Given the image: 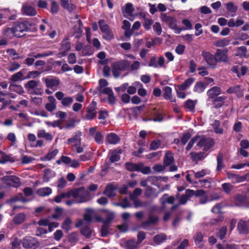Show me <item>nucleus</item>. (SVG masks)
<instances>
[{
	"mask_svg": "<svg viewBox=\"0 0 249 249\" xmlns=\"http://www.w3.org/2000/svg\"><path fill=\"white\" fill-rule=\"evenodd\" d=\"M130 64V61L127 60H121L113 63L111 65V70L114 77H119L122 71L128 70Z\"/></svg>",
	"mask_w": 249,
	"mask_h": 249,
	"instance_id": "f257e3e1",
	"label": "nucleus"
},
{
	"mask_svg": "<svg viewBox=\"0 0 249 249\" xmlns=\"http://www.w3.org/2000/svg\"><path fill=\"white\" fill-rule=\"evenodd\" d=\"M23 247L25 249H36L39 245L37 240L34 237L26 236L21 240Z\"/></svg>",
	"mask_w": 249,
	"mask_h": 249,
	"instance_id": "f03ea898",
	"label": "nucleus"
},
{
	"mask_svg": "<svg viewBox=\"0 0 249 249\" xmlns=\"http://www.w3.org/2000/svg\"><path fill=\"white\" fill-rule=\"evenodd\" d=\"M29 24V22L26 21L23 22H15L13 26L16 33V37H20L22 36L21 34L27 30Z\"/></svg>",
	"mask_w": 249,
	"mask_h": 249,
	"instance_id": "7ed1b4c3",
	"label": "nucleus"
},
{
	"mask_svg": "<svg viewBox=\"0 0 249 249\" xmlns=\"http://www.w3.org/2000/svg\"><path fill=\"white\" fill-rule=\"evenodd\" d=\"M72 196L74 197H78L80 199L77 201L78 203L85 202L90 199L89 191L82 188L78 189L73 194Z\"/></svg>",
	"mask_w": 249,
	"mask_h": 249,
	"instance_id": "20e7f679",
	"label": "nucleus"
},
{
	"mask_svg": "<svg viewBox=\"0 0 249 249\" xmlns=\"http://www.w3.org/2000/svg\"><path fill=\"white\" fill-rule=\"evenodd\" d=\"M39 84V81L30 80L25 84V88L31 94H40V89L37 88Z\"/></svg>",
	"mask_w": 249,
	"mask_h": 249,
	"instance_id": "39448f33",
	"label": "nucleus"
},
{
	"mask_svg": "<svg viewBox=\"0 0 249 249\" xmlns=\"http://www.w3.org/2000/svg\"><path fill=\"white\" fill-rule=\"evenodd\" d=\"M99 24L100 29L103 34V37L106 40H110L113 38V35L105 21L102 19L100 20Z\"/></svg>",
	"mask_w": 249,
	"mask_h": 249,
	"instance_id": "423d86ee",
	"label": "nucleus"
},
{
	"mask_svg": "<svg viewBox=\"0 0 249 249\" xmlns=\"http://www.w3.org/2000/svg\"><path fill=\"white\" fill-rule=\"evenodd\" d=\"M248 192L249 193V184L247 188ZM234 202L235 205L239 207H249V204L248 202L247 197L242 195L237 194L234 197Z\"/></svg>",
	"mask_w": 249,
	"mask_h": 249,
	"instance_id": "0eeeda50",
	"label": "nucleus"
},
{
	"mask_svg": "<svg viewBox=\"0 0 249 249\" xmlns=\"http://www.w3.org/2000/svg\"><path fill=\"white\" fill-rule=\"evenodd\" d=\"M2 180L8 185L14 187H18L20 184V179L14 176H6L2 178Z\"/></svg>",
	"mask_w": 249,
	"mask_h": 249,
	"instance_id": "6e6552de",
	"label": "nucleus"
},
{
	"mask_svg": "<svg viewBox=\"0 0 249 249\" xmlns=\"http://www.w3.org/2000/svg\"><path fill=\"white\" fill-rule=\"evenodd\" d=\"M202 55L208 65L212 67H214L216 65L215 57L211 53L206 51L202 52Z\"/></svg>",
	"mask_w": 249,
	"mask_h": 249,
	"instance_id": "1a4fd4ad",
	"label": "nucleus"
},
{
	"mask_svg": "<svg viewBox=\"0 0 249 249\" xmlns=\"http://www.w3.org/2000/svg\"><path fill=\"white\" fill-rule=\"evenodd\" d=\"M96 127H91L89 129V132L90 136L93 137L94 141L98 144L103 142V135L101 132L97 130Z\"/></svg>",
	"mask_w": 249,
	"mask_h": 249,
	"instance_id": "9d476101",
	"label": "nucleus"
},
{
	"mask_svg": "<svg viewBox=\"0 0 249 249\" xmlns=\"http://www.w3.org/2000/svg\"><path fill=\"white\" fill-rule=\"evenodd\" d=\"M22 14L28 16H35L36 15V9L28 3H24L21 8Z\"/></svg>",
	"mask_w": 249,
	"mask_h": 249,
	"instance_id": "9b49d317",
	"label": "nucleus"
},
{
	"mask_svg": "<svg viewBox=\"0 0 249 249\" xmlns=\"http://www.w3.org/2000/svg\"><path fill=\"white\" fill-rule=\"evenodd\" d=\"M96 103L95 102H92L88 107L87 114L85 117L87 120H92L96 116Z\"/></svg>",
	"mask_w": 249,
	"mask_h": 249,
	"instance_id": "f8f14e48",
	"label": "nucleus"
},
{
	"mask_svg": "<svg viewBox=\"0 0 249 249\" xmlns=\"http://www.w3.org/2000/svg\"><path fill=\"white\" fill-rule=\"evenodd\" d=\"M44 81L47 87L53 90L56 89L60 83L59 79L56 78L47 77L44 78Z\"/></svg>",
	"mask_w": 249,
	"mask_h": 249,
	"instance_id": "ddd939ff",
	"label": "nucleus"
},
{
	"mask_svg": "<svg viewBox=\"0 0 249 249\" xmlns=\"http://www.w3.org/2000/svg\"><path fill=\"white\" fill-rule=\"evenodd\" d=\"M160 194L157 190L151 186H147L146 190L144 192V196L149 198L155 199L157 198Z\"/></svg>",
	"mask_w": 249,
	"mask_h": 249,
	"instance_id": "4468645a",
	"label": "nucleus"
},
{
	"mask_svg": "<svg viewBox=\"0 0 249 249\" xmlns=\"http://www.w3.org/2000/svg\"><path fill=\"white\" fill-rule=\"evenodd\" d=\"M227 51L225 50H221L220 49H217L215 54V59L216 63L217 62H226L228 59V57L227 55Z\"/></svg>",
	"mask_w": 249,
	"mask_h": 249,
	"instance_id": "2eb2a0df",
	"label": "nucleus"
},
{
	"mask_svg": "<svg viewBox=\"0 0 249 249\" xmlns=\"http://www.w3.org/2000/svg\"><path fill=\"white\" fill-rule=\"evenodd\" d=\"M197 144L199 147H204L205 150L208 149L213 144V141L210 138H206L204 137H200Z\"/></svg>",
	"mask_w": 249,
	"mask_h": 249,
	"instance_id": "dca6fc26",
	"label": "nucleus"
},
{
	"mask_svg": "<svg viewBox=\"0 0 249 249\" xmlns=\"http://www.w3.org/2000/svg\"><path fill=\"white\" fill-rule=\"evenodd\" d=\"M2 35L4 37L11 39L14 37H16V33L13 26L12 27H6L2 30Z\"/></svg>",
	"mask_w": 249,
	"mask_h": 249,
	"instance_id": "f3484780",
	"label": "nucleus"
},
{
	"mask_svg": "<svg viewBox=\"0 0 249 249\" xmlns=\"http://www.w3.org/2000/svg\"><path fill=\"white\" fill-rule=\"evenodd\" d=\"M49 103L45 105V108L49 112L54 110L56 108V100L53 96H50L48 98Z\"/></svg>",
	"mask_w": 249,
	"mask_h": 249,
	"instance_id": "a211bd4d",
	"label": "nucleus"
},
{
	"mask_svg": "<svg viewBox=\"0 0 249 249\" xmlns=\"http://www.w3.org/2000/svg\"><path fill=\"white\" fill-rule=\"evenodd\" d=\"M227 176L233 183L241 182L246 180V177L244 176H240L231 173H227Z\"/></svg>",
	"mask_w": 249,
	"mask_h": 249,
	"instance_id": "6ab92c4d",
	"label": "nucleus"
},
{
	"mask_svg": "<svg viewBox=\"0 0 249 249\" xmlns=\"http://www.w3.org/2000/svg\"><path fill=\"white\" fill-rule=\"evenodd\" d=\"M174 162L173 154L170 151H167L163 159V164L166 167L171 165Z\"/></svg>",
	"mask_w": 249,
	"mask_h": 249,
	"instance_id": "aec40b11",
	"label": "nucleus"
},
{
	"mask_svg": "<svg viewBox=\"0 0 249 249\" xmlns=\"http://www.w3.org/2000/svg\"><path fill=\"white\" fill-rule=\"evenodd\" d=\"M120 140L119 137L113 133L108 134L106 137L107 142L111 144H116L119 142Z\"/></svg>",
	"mask_w": 249,
	"mask_h": 249,
	"instance_id": "412c9836",
	"label": "nucleus"
},
{
	"mask_svg": "<svg viewBox=\"0 0 249 249\" xmlns=\"http://www.w3.org/2000/svg\"><path fill=\"white\" fill-rule=\"evenodd\" d=\"M194 195V191L193 190L188 189L186 191L185 194L182 195L179 202L181 204H185L188 199L192 197Z\"/></svg>",
	"mask_w": 249,
	"mask_h": 249,
	"instance_id": "4be33fe9",
	"label": "nucleus"
},
{
	"mask_svg": "<svg viewBox=\"0 0 249 249\" xmlns=\"http://www.w3.org/2000/svg\"><path fill=\"white\" fill-rule=\"evenodd\" d=\"M25 72V69H22L18 72L14 74L11 77L10 80L13 82H17L18 81H22L25 80V76H24V72Z\"/></svg>",
	"mask_w": 249,
	"mask_h": 249,
	"instance_id": "5701e85b",
	"label": "nucleus"
},
{
	"mask_svg": "<svg viewBox=\"0 0 249 249\" xmlns=\"http://www.w3.org/2000/svg\"><path fill=\"white\" fill-rule=\"evenodd\" d=\"M37 136L39 138H44L49 142H51L53 138V136L51 133H47L43 129L38 130Z\"/></svg>",
	"mask_w": 249,
	"mask_h": 249,
	"instance_id": "b1692460",
	"label": "nucleus"
},
{
	"mask_svg": "<svg viewBox=\"0 0 249 249\" xmlns=\"http://www.w3.org/2000/svg\"><path fill=\"white\" fill-rule=\"evenodd\" d=\"M122 150L120 149L118 151L113 150L110 152L109 161L113 163L115 161H117L120 160V154L122 153Z\"/></svg>",
	"mask_w": 249,
	"mask_h": 249,
	"instance_id": "393cba45",
	"label": "nucleus"
},
{
	"mask_svg": "<svg viewBox=\"0 0 249 249\" xmlns=\"http://www.w3.org/2000/svg\"><path fill=\"white\" fill-rule=\"evenodd\" d=\"M167 24L169 25V27L174 31V32L176 34H180L183 30L182 29L178 27L177 25V20L173 17Z\"/></svg>",
	"mask_w": 249,
	"mask_h": 249,
	"instance_id": "a878e982",
	"label": "nucleus"
},
{
	"mask_svg": "<svg viewBox=\"0 0 249 249\" xmlns=\"http://www.w3.org/2000/svg\"><path fill=\"white\" fill-rule=\"evenodd\" d=\"M220 88L218 87H213L208 90L207 95L209 98H213L220 94Z\"/></svg>",
	"mask_w": 249,
	"mask_h": 249,
	"instance_id": "bb28decb",
	"label": "nucleus"
},
{
	"mask_svg": "<svg viewBox=\"0 0 249 249\" xmlns=\"http://www.w3.org/2000/svg\"><path fill=\"white\" fill-rule=\"evenodd\" d=\"M52 193V189L48 187L39 188L36 191V194L40 196H48L51 195Z\"/></svg>",
	"mask_w": 249,
	"mask_h": 249,
	"instance_id": "cd10ccee",
	"label": "nucleus"
},
{
	"mask_svg": "<svg viewBox=\"0 0 249 249\" xmlns=\"http://www.w3.org/2000/svg\"><path fill=\"white\" fill-rule=\"evenodd\" d=\"M194 81L195 79L193 78H188L183 84L178 85L176 88H178V89L185 90L194 83Z\"/></svg>",
	"mask_w": 249,
	"mask_h": 249,
	"instance_id": "c85d7f7f",
	"label": "nucleus"
},
{
	"mask_svg": "<svg viewBox=\"0 0 249 249\" xmlns=\"http://www.w3.org/2000/svg\"><path fill=\"white\" fill-rule=\"evenodd\" d=\"M115 189L112 184L107 185L104 194L109 197H113L115 196Z\"/></svg>",
	"mask_w": 249,
	"mask_h": 249,
	"instance_id": "c756f323",
	"label": "nucleus"
},
{
	"mask_svg": "<svg viewBox=\"0 0 249 249\" xmlns=\"http://www.w3.org/2000/svg\"><path fill=\"white\" fill-rule=\"evenodd\" d=\"M81 138L80 136L76 135L72 138H70L68 140L67 143L71 144H72V148H74L75 147L81 145Z\"/></svg>",
	"mask_w": 249,
	"mask_h": 249,
	"instance_id": "7c9ffc66",
	"label": "nucleus"
},
{
	"mask_svg": "<svg viewBox=\"0 0 249 249\" xmlns=\"http://www.w3.org/2000/svg\"><path fill=\"white\" fill-rule=\"evenodd\" d=\"M96 216V213L94 210L88 209L84 215V220L88 222H91L93 218Z\"/></svg>",
	"mask_w": 249,
	"mask_h": 249,
	"instance_id": "2f4dec72",
	"label": "nucleus"
},
{
	"mask_svg": "<svg viewBox=\"0 0 249 249\" xmlns=\"http://www.w3.org/2000/svg\"><path fill=\"white\" fill-rule=\"evenodd\" d=\"M230 40L228 38H220L214 42V45L217 47H224L228 46Z\"/></svg>",
	"mask_w": 249,
	"mask_h": 249,
	"instance_id": "473e14b6",
	"label": "nucleus"
},
{
	"mask_svg": "<svg viewBox=\"0 0 249 249\" xmlns=\"http://www.w3.org/2000/svg\"><path fill=\"white\" fill-rule=\"evenodd\" d=\"M163 91V97L165 99L169 100L171 101V102L175 101V99H174L172 97V90L170 87L166 86L164 87Z\"/></svg>",
	"mask_w": 249,
	"mask_h": 249,
	"instance_id": "72a5a7b5",
	"label": "nucleus"
},
{
	"mask_svg": "<svg viewBox=\"0 0 249 249\" xmlns=\"http://www.w3.org/2000/svg\"><path fill=\"white\" fill-rule=\"evenodd\" d=\"M226 8L229 12L233 13L231 17H234L238 10V6L235 5L232 2H229L225 4Z\"/></svg>",
	"mask_w": 249,
	"mask_h": 249,
	"instance_id": "f704fd0d",
	"label": "nucleus"
},
{
	"mask_svg": "<svg viewBox=\"0 0 249 249\" xmlns=\"http://www.w3.org/2000/svg\"><path fill=\"white\" fill-rule=\"evenodd\" d=\"M72 221L70 218L67 217L62 224L61 228L63 230L68 232L71 229Z\"/></svg>",
	"mask_w": 249,
	"mask_h": 249,
	"instance_id": "c9c22d12",
	"label": "nucleus"
},
{
	"mask_svg": "<svg viewBox=\"0 0 249 249\" xmlns=\"http://www.w3.org/2000/svg\"><path fill=\"white\" fill-rule=\"evenodd\" d=\"M58 153V150L57 149H53L50 151L45 157L41 158L42 160L48 161L53 159Z\"/></svg>",
	"mask_w": 249,
	"mask_h": 249,
	"instance_id": "e433bc0d",
	"label": "nucleus"
},
{
	"mask_svg": "<svg viewBox=\"0 0 249 249\" xmlns=\"http://www.w3.org/2000/svg\"><path fill=\"white\" fill-rule=\"evenodd\" d=\"M236 53L235 55L241 58L245 57L246 56L247 50L245 46H241L236 49Z\"/></svg>",
	"mask_w": 249,
	"mask_h": 249,
	"instance_id": "4c0bfd02",
	"label": "nucleus"
},
{
	"mask_svg": "<svg viewBox=\"0 0 249 249\" xmlns=\"http://www.w3.org/2000/svg\"><path fill=\"white\" fill-rule=\"evenodd\" d=\"M237 229L241 233H247L248 231L247 222L243 220H240L237 225Z\"/></svg>",
	"mask_w": 249,
	"mask_h": 249,
	"instance_id": "58836bf2",
	"label": "nucleus"
},
{
	"mask_svg": "<svg viewBox=\"0 0 249 249\" xmlns=\"http://www.w3.org/2000/svg\"><path fill=\"white\" fill-rule=\"evenodd\" d=\"M125 168L130 171H139L141 170V165L133 163L127 162L125 164Z\"/></svg>",
	"mask_w": 249,
	"mask_h": 249,
	"instance_id": "ea45409f",
	"label": "nucleus"
},
{
	"mask_svg": "<svg viewBox=\"0 0 249 249\" xmlns=\"http://www.w3.org/2000/svg\"><path fill=\"white\" fill-rule=\"evenodd\" d=\"M71 191H70V192H68L65 193H62L60 195L56 196L54 198L53 200L56 203H59L62 201V200L63 199L70 197L71 196Z\"/></svg>",
	"mask_w": 249,
	"mask_h": 249,
	"instance_id": "a19ab883",
	"label": "nucleus"
},
{
	"mask_svg": "<svg viewBox=\"0 0 249 249\" xmlns=\"http://www.w3.org/2000/svg\"><path fill=\"white\" fill-rule=\"evenodd\" d=\"M162 178L160 176L156 177V176H149L148 177V181L152 184L159 187L158 184V181L162 179ZM163 179L165 181L166 180V178H163Z\"/></svg>",
	"mask_w": 249,
	"mask_h": 249,
	"instance_id": "79ce46f5",
	"label": "nucleus"
},
{
	"mask_svg": "<svg viewBox=\"0 0 249 249\" xmlns=\"http://www.w3.org/2000/svg\"><path fill=\"white\" fill-rule=\"evenodd\" d=\"M26 218V215L23 213H19L13 218L14 222L16 224H20L23 223Z\"/></svg>",
	"mask_w": 249,
	"mask_h": 249,
	"instance_id": "37998d69",
	"label": "nucleus"
},
{
	"mask_svg": "<svg viewBox=\"0 0 249 249\" xmlns=\"http://www.w3.org/2000/svg\"><path fill=\"white\" fill-rule=\"evenodd\" d=\"M205 87L204 84L201 82H197L196 83L194 88V91L200 93L204 91Z\"/></svg>",
	"mask_w": 249,
	"mask_h": 249,
	"instance_id": "c03bdc74",
	"label": "nucleus"
},
{
	"mask_svg": "<svg viewBox=\"0 0 249 249\" xmlns=\"http://www.w3.org/2000/svg\"><path fill=\"white\" fill-rule=\"evenodd\" d=\"M9 89L11 91H15L19 94H22L24 92L23 88L19 85L11 84L9 86Z\"/></svg>",
	"mask_w": 249,
	"mask_h": 249,
	"instance_id": "a18cd8bd",
	"label": "nucleus"
},
{
	"mask_svg": "<svg viewBox=\"0 0 249 249\" xmlns=\"http://www.w3.org/2000/svg\"><path fill=\"white\" fill-rule=\"evenodd\" d=\"M218 249H237L236 245L234 244H228L224 242L223 244H217Z\"/></svg>",
	"mask_w": 249,
	"mask_h": 249,
	"instance_id": "49530a36",
	"label": "nucleus"
},
{
	"mask_svg": "<svg viewBox=\"0 0 249 249\" xmlns=\"http://www.w3.org/2000/svg\"><path fill=\"white\" fill-rule=\"evenodd\" d=\"M227 92L229 93H235L238 96H242L240 88L238 86L230 88L227 90Z\"/></svg>",
	"mask_w": 249,
	"mask_h": 249,
	"instance_id": "de8ad7c7",
	"label": "nucleus"
},
{
	"mask_svg": "<svg viewBox=\"0 0 249 249\" xmlns=\"http://www.w3.org/2000/svg\"><path fill=\"white\" fill-rule=\"evenodd\" d=\"M17 201H20L23 203H25L28 201V200L25 198L22 195V194H19L17 196L12 198L10 200V202H15Z\"/></svg>",
	"mask_w": 249,
	"mask_h": 249,
	"instance_id": "09e8293b",
	"label": "nucleus"
},
{
	"mask_svg": "<svg viewBox=\"0 0 249 249\" xmlns=\"http://www.w3.org/2000/svg\"><path fill=\"white\" fill-rule=\"evenodd\" d=\"M109 224L107 222H104L103 225L101 230V236H107L109 233Z\"/></svg>",
	"mask_w": 249,
	"mask_h": 249,
	"instance_id": "8fccbe9b",
	"label": "nucleus"
},
{
	"mask_svg": "<svg viewBox=\"0 0 249 249\" xmlns=\"http://www.w3.org/2000/svg\"><path fill=\"white\" fill-rule=\"evenodd\" d=\"M7 53L12 57L13 60L18 59L21 58V56H19L16 50L13 49H8L6 51Z\"/></svg>",
	"mask_w": 249,
	"mask_h": 249,
	"instance_id": "3c124183",
	"label": "nucleus"
},
{
	"mask_svg": "<svg viewBox=\"0 0 249 249\" xmlns=\"http://www.w3.org/2000/svg\"><path fill=\"white\" fill-rule=\"evenodd\" d=\"M73 101L71 97H65L61 101V104L65 107H70Z\"/></svg>",
	"mask_w": 249,
	"mask_h": 249,
	"instance_id": "603ef678",
	"label": "nucleus"
},
{
	"mask_svg": "<svg viewBox=\"0 0 249 249\" xmlns=\"http://www.w3.org/2000/svg\"><path fill=\"white\" fill-rule=\"evenodd\" d=\"M203 235L200 232L196 233L194 237V240L196 244L198 246L199 248H201L202 245L200 243L203 240Z\"/></svg>",
	"mask_w": 249,
	"mask_h": 249,
	"instance_id": "864d4df0",
	"label": "nucleus"
},
{
	"mask_svg": "<svg viewBox=\"0 0 249 249\" xmlns=\"http://www.w3.org/2000/svg\"><path fill=\"white\" fill-rule=\"evenodd\" d=\"M223 156L222 153H219L217 157V170H221L224 167L223 163Z\"/></svg>",
	"mask_w": 249,
	"mask_h": 249,
	"instance_id": "5fc2aeb1",
	"label": "nucleus"
},
{
	"mask_svg": "<svg viewBox=\"0 0 249 249\" xmlns=\"http://www.w3.org/2000/svg\"><path fill=\"white\" fill-rule=\"evenodd\" d=\"M142 192V190L141 188H137L133 192L130 194V198L131 200H134L138 196H140Z\"/></svg>",
	"mask_w": 249,
	"mask_h": 249,
	"instance_id": "6e6d98bb",
	"label": "nucleus"
},
{
	"mask_svg": "<svg viewBox=\"0 0 249 249\" xmlns=\"http://www.w3.org/2000/svg\"><path fill=\"white\" fill-rule=\"evenodd\" d=\"M165 239L166 235L162 233L156 235L154 237V242L158 244L162 243Z\"/></svg>",
	"mask_w": 249,
	"mask_h": 249,
	"instance_id": "4d7b16f0",
	"label": "nucleus"
},
{
	"mask_svg": "<svg viewBox=\"0 0 249 249\" xmlns=\"http://www.w3.org/2000/svg\"><path fill=\"white\" fill-rule=\"evenodd\" d=\"M158 218L156 216H154L152 215H150L149 216L148 220L146 222H143L142 224V227L145 228L147 225L149 224H154L157 222Z\"/></svg>",
	"mask_w": 249,
	"mask_h": 249,
	"instance_id": "13d9d810",
	"label": "nucleus"
},
{
	"mask_svg": "<svg viewBox=\"0 0 249 249\" xmlns=\"http://www.w3.org/2000/svg\"><path fill=\"white\" fill-rule=\"evenodd\" d=\"M153 23V21L151 18H147L143 19V26L146 30H149L151 29V26Z\"/></svg>",
	"mask_w": 249,
	"mask_h": 249,
	"instance_id": "bf43d9fd",
	"label": "nucleus"
},
{
	"mask_svg": "<svg viewBox=\"0 0 249 249\" xmlns=\"http://www.w3.org/2000/svg\"><path fill=\"white\" fill-rule=\"evenodd\" d=\"M139 245L135 240H130L126 242V246L127 249H134Z\"/></svg>",
	"mask_w": 249,
	"mask_h": 249,
	"instance_id": "052dcab7",
	"label": "nucleus"
},
{
	"mask_svg": "<svg viewBox=\"0 0 249 249\" xmlns=\"http://www.w3.org/2000/svg\"><path fill=\"white\" fill-rule=\"evenodd\" d=\"M153 29L154 32L157 35L160 36L161 35V34L162 33V28H161L160 24L159 22H155L153 26Z\"/></svg>",
	"mask_w": 249,
	"mask_h": 249,
	"instance_id": "680f3d73",
	"label": "nucleus"
},
{
	"mask_svg": "<svg viewBox=\"0 0 249 249\" xmlns=\"http://www.w3.org/2000/svg\"><path fill=\"white\" fill-rule=\"evenodd\" d=\"M81 232L86 238H89L91 234V230L89 227H84L81 229Z\"/></svg>",
	"mask_w": 249,
	"mask_h": 249,
	"instance_id": "e2e57ef3",
	"label": "nucleus"
},
{
	"mask_svg": "<svg viewBox=\"0 0 249 249\" xmlns=\"http://www.w3.org/2000/svg\"><path fill=\"white\" fill-rule=\"evenodd\" d=\"M134 8L133 7L132 4L130 3H127L125 4L124 12L128 15L131 16L132 15L133 12H134Z\"/></svg>",
	"mask_w": 249,
	"mask_h": 249,
	"instance_id": "0e129e2a",
	"label": "nucleus"
},
{
	"mask_svg": "<svg viewBox=\"0 0 249 249\" xmlns=\"http://www.w3.org/2000/svg\"><path fill=\"white\" fill-rule=\"evenodd\" d=\"M92 157L91 152H86L85 154L81 155L79 157V160L82 161H86L90 160Z\"/></svg>",
	"mask_w": 249,
	"mask_h": 249,
	"instance_id": "69168bd1",
	"label": "nucleus"
},
{
	"mask_svg": "<svg viewBox=\"0 0 249 249\" xmlns=\"http://www.w3.org/2000/svg\"><path fill=\"white\" fill-rule=\"evenodd\" d=\"M222 188L226 194H229L231 191L233 186L230 183H224L222 184Z\"/></svg>",
	"mask_w": 249,
	"mask_h": 249,
	"instance_id": "338daca9",
	"label": "nucleus"
},
{
	"mask_svg": "<svg viewBox=\"0 0 249 249\" xmlns=\"http://www.w3.org/2000/svg\"><path fill=\"white\" fill-rule=\"evenodd\" d=\"M20 67V65L16 62L12 63L7 68L8 71L10 72H13L17 71Z\"/></svg>",
	"mask_w": 249,
	"mask_h": 249,
	"instance_id": "774afa93",
	"label": "nucleus"
}]
</instances>
